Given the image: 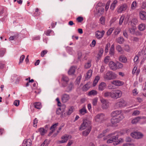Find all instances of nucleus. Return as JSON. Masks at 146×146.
<instances>
[{"mask_svg":"<svg viewBox=\"0 0 146 146\" xmlns=\"http://www.w3.org/2000/svg\"><path fill=\"white\" fill-rule=\"evenodd\" d=\"M118 137V133H115L109 134L107 137H104L103 139L106 140L109 138L107 141V143H109L113 142V145H116L119 143Z\"/></svg>","mask_w":146,"mask_h":146,"instance_id":"obj_1","label":"nucleus"},{"mask_svg":"<svg viewBox=\"0 0 146 146\" xmlns=\"http://www.w3.org/2000/svg\"><path fill=\"white\" fill-rule=\"evenodd\" d=\"M103 96L105 98L111 97L112 98L117 99L119 97V90H115L112 92L106 91L103 92Z\"/></svg>","mask_w":146,"mask_h":146,"instance_id":"obj_2","label":"nucleus"},{"mask_svg":"<svg viewBox=\"0 0 146 146\" xmlns=\"http://www.w3.org/2000/svg\"><path fill=\"white\" fill-rule=\"evenodd\" d=\"M86 128L92 129L91 122L88 119H87L83 120V122L79 128V129L80 130H82Z\"/></svg>","mask_w":146,"mask_h":146,"instance_id":"obj_3","label":"nucleus"},{"mask_svg":"<svg viewBox=\"0 0 146 146\" xmlns=\"http://www.w3.org/2000/svg\"><path fill=\"white\" fill-rule=\"evenodd\" d=\"M117 77V75L113 73L111 71H108L104 75V78L105 79L111 80L115 79Z\"/></svg>","mask_w":146,"mask_h":146,"instance_id":"obj_4","label":"nucleus"},{"mask_svg":"<svg viewBox=\"0 0 146 146\" xmlns=\"http://www.w3.org/2000/svg\"><path fill=\"white\" fill-rule=\"evenodd\" d=\"M104 115L102 113H100L97 114L95 116V119L97 122H101L104 120Z\"/></svg>","mask_w":146,"mask_h":146,"instance_id":"obj_5","label":"nucleus"},{"mask_svg":"<svg viewBox=\"0 0 146 146\" xmlns=\"http://www.w3.org/2000/svg\"><path fill=\"white\" fill-rule=\"evenodd\" d=\"M131 136L133 138L139 139L142 137L143 135L142 133L139 132H134L131 133Z\"/></svg>","mask_w":146,"mask_h":146,"instance_id":"obj_6","label":"nucleus"},{"mask_svg":"<svg viewBox=\"0 0 146 146\" xmlns=\"http://www.w3.org/2000/svg\"><path fill=\"white\" fill-rule=\"evenodd\" d=\"M101 102L102 103V108L103 109H107L108 107L109 104L108 102L106 100L103 98H102L100 100Z\"/></svg>","mask_w":146,"mask_h":146,"instance_id":"obj_7","label":"nucleus"},{"mask_svg":"<svg viewBox=\"0 0 146 146\" xmlns=\"http://www.w3.org/2000/svg\"><path fill=\"white\" fill-rule=\"evenodd\" d=\"M111 84L113 85L112 86L109 85L108 86V88L110 89H113L115 88L116 87L119 86V80H113L111 82Z\"/></svg>","mask_w":146,"mask_h":146,"instance_id":"obj_8","label":"nucleus"},{"mask_svg":"<svg viewBox=\"0 0 146 146\" xmlns=\"http://www.w3.org/2000/svg\"><path fill=\"white\" fill-rule=\"evenodd\" d=\"M105 33V31H98L96 32V36L98 39H100L103 37Z\"/></svg>","mask_w":146,"mask_h":146,"instance_id":"obj_9","label":"nucleus"},{"mask_svg":"<svg viewBox=\"0 0 146 146\" xmlns=\"http://www.w3.org/2000/svg\"><path fill=\"white\" fill-rule=\"evenodd\" d=\"M109 66L111 69L113 70H116L117 68L116 64L112 61H110L109 62Z\"/></svg>","mask_w":146,"mask_h":146,"instance_id":"obj_10","label":"nucleus"},{"mask_svg":"<svg viewBox=\"0 0 146 146\" xmlns=\"http://www.w3.org/2000/svg\"><path fill=\"white\" fill-rule=\"evenodd\" d=\"M70 99L69 95L67 94H63L62 96V100L63 102L66 103Z\"/></svg>","mask_w":146,"mask_h":146,"instance_id":"obj_11","label":"nucleus"},{"mask_svg":"<svg viewBox=\"0 0 146 146\" xmlns=\"http://www.w3.org/2000/svg\"><path fill=\"white\" fill-rule=\"evenodd\" d=\"M32 144L31 141L30 139H25L23 141V146H31Z\"/></svg>","mask_w":146,"mask_h":146,"instance_id":"obj_12","label":"nucleus"},{"mask_svg":"<svg viewBox=\"0 0 146 146\" xmlns=\"http://www.w3.org/2000/svg\"><path fill=\"white\" fill-rule=\"evenodd\" d=\"M111 122L114 126H117L119 123V118H112L111 119Z\"/></svg>","mask_w":146,"mask_h":146,"instance_id":"obj_13","label":"nucleus"},{"mask_svg":"<svg viewBox=\"0 0 146 146\" xmlns=\"http://www.w3.org/2000/svg\"><path fill=\"white\" fill-rule=\"evenodd\" d=\"M91 86V83L88 82L85 84L82 88V90L83 91H86L90 88Z\"/></svg>","mask_w":146,"mask_h":146,"instance_id":"obj_14","label":"nucleus"},{"mask_svg":"<svg viewBox=\"0 0 146 146\" xmlns=\"http://www.w3.org/2000/svg\"><path fill=\"white\" fill-rule=\"evenodd\" d=\"M70 136L68 135L65 134L62 137V140L60 141V143H66L69 139Z\"/></svg>","mask_w":146,"mask_h":146,"instance_id":"obj_15","label":"nucleus"},{"mask_svg":"<svg viewBox=\"0 0 146 146\" xmlns=\"http://www.w3.org/2000/svg\"><path fill=\"white\" fill-rule=\"evenodd\" d=\"M140 18L142 20L146 19V12L144 11H141L139 12Z\"/></svg>","mask_w":146,"mask_h":146,"instance_id":"obj_16","label":"nucleus"},{"mask_svg":"<svg viewBox=\"0 0 146 146\" xmlns=\"http://www.w3.org/2000/svg\"><path fill=\"white\" fill-rule=\"evenodd\" d=\"M106 84L104 82H101L99 85L98 87V89L99 90L102 91L106 87Z\"/></svg>","mask_w":146,"mask_h":146,"instance_id":"obj_17","label":"nucleus"},{"mask_svg":"<svg viewBox=\"0 0 146 146\" xmlns=\"http://www.w3.org/2000/svg\"><path fill=\"white\" fill-rule=\"evenodd\" d=\"M111 116L112 118H119V110H116L113 111L111 113Z\"/></svg>","mask_w":146,"mask_h":146,"instance_id":"obj_18","label":"nucleus"},{"mask_svg":"<svg viewBox=\"0 0 146 146\" xmlns=\"http://www.w3.org/2000/svg\"><path fill=\"white\" fill-rule=\"evenodd\" d=\"M119 61L123 63H125L127 61V59L124 55H122L119 56Z\"/></svg>","mask_w":146,"mask_h":146,"instance_id":"obj_19","label":"nucleus"},{"mask_svg":"<svg viewBox=\"0 0 146 146\" xmlns=\"http://www.w3.org/2000/svg\"><path fill=\"white\" fill-rule=\"evenodd\" d=\"M127 5L125 4H123L119 8V13L122 12V11H125L127 8Z\"/></svg>","mask_w":146,"mask_h":146,"instance_id":"obj_20","label":"nucleus"},{"mask_svg":"<svg viewBox=\"0 0 146 146\" xmlns=\"http://www.w3.org/2000/svg\"><path fill=\"white\" fill-rule=\"evenodd\" d=\"M76 68L73 66L71 67L68 71V74L70 75L73 74L75 72Z\"/></svg>","mask_w":146,"mask_h":146,"instance_id":"obj_21","label":"nucleus"},{"mask_svg":"<svg viewBox=\"0 0 146 146\" xmlns=\"http://www.w3.org/2000/svg\"><path fill=\"white\" fill-rule=\"evenodd\" d=\"M138 23V21L136 18H134L131 21V25L133 27H135L136 25Z\"/></svg>","mask_w":146,"mask_h":146,"instance_id":"obj_22","label":"nucleus"},{"mask_svg":"<svg viewBox=\"0 0 146 146\" xmlns=\"http://www.w3.org/2000/svg\"><path fill=\"white\" fill-rule=\"evenodd\" d=\"M126 103L123 99L119 100V107H123L126 106Z\"/></svg>","mask_w":146,"mask_h":146,"instance_id":"obj_23","label":"nucleus"},{"mask_svg":"<svg viewBox=\"0 0 146 146\" xmlns=\"http://www.w3.org/2000/svg\"><path fill=\"white\" fill-rule=\"evenodd\" d=\"M110 54L111 56L113 55L114 53V45L113 44L111 46V48L110 49Z\"/></svg>","mask_w":146,"mask_h":146,"instance_id":"obj_24","label":"nucleus"},{"mask_svg":"<svg viewBox=\"0 0 146 146\" xmlns=\"http://www.w3.org/2000/svg\"><path fill=\"white\" fill-rule=\"evenodd\" d=\"M34 105L35 107L38 109H40L42 107L41 104L39 102L35 103L34 104Z\"/></svg>","mask_w":146,"mask_h":146,"instance_id":"obj_25","label":"nucleus"},{"mask_svg":"<svg viewBox=\"0 0 146 146\" xmlns=\"http://www.w3.org/2000/svg\"><path fill=\"white\" fill-rule=\"evenodd\" d=\"M91 129L90 128L87 129L85 130L84 131L82 132L83 135L85 136H86L88 135L90 133L91 131Z\"/></svg>","mask_w":146,"mask_h":146,"instance_id":"obj_26","label":"nucleus"},{"mask_svg":"<svg viewBox=\"0 0 146 146\" xmlns=\"http://www.w3.org/2000/svg\"><path fill=\"white\" fill-rule=\"evenodd\" d=\"M73 88V85L72 83H70L67 86L66 91L69 92L71 91Z\"/></svg>","mask_w":146,"mask_h":146,"instance_id":"obj_27","label":"nucleus"},{"mask_svg":"<svg viewBox=\"0 0 146 146\" xmlns=\"http://www.w3.org/2000/svg\"><path fill=\"white\" fill-rule=\"evenodd\" d=\"M100 79V77L99 76H96L93 84V86H95L96 85L98 81Z\"/></svg>","mask_w":146,"mask_h":146,"instance_id":"obj_28","label":"nucleus"},{"mask_svg":"<svg viewBox=\"0 0 146 146\" xmlns=\"http://www.w3.org/2000/svg\"><path fill=\"white\" fill-rule=\"evenodd\" d=\"M92 71L91 70H89L86 73V79L89 78L91 76L92 74Z\"/></svg>","mask_w":146,"mask_h":146,"instance_id":"obj_29","label":"nucleus"},{"mask_svg":"<svg viewBox=\"0 0 146 146\" xmlns=\"http://www.w3.org/2000/svg\"><path fill=\"white\" fill-rule=\"evenodd\" d=\"M40 133V134L42 135H44L45 133L46 132V131L43 128L41 127L38 129Z\"/></svg>","mask_w":146,"mask_h":146,"instance_id":"obj_30","label":"nucleus"},{"mask_svg":"<svg viewBox=\"0 0 146 146\" xmlns=\"http://www.w3.org/2000/svg\"><path fill=\"white\" fill-rule=\"evenodd\" d=\"M58 123H56L54 124L50 128V129L52 130V131L50 133H52L54 131L55 128L58 125Z\"/></svg>","mask_w":146,"mask_h":146,"instance_id":"obj_31","label":"nucleus"},{"mask_svg":"<svg viewBox=\"0 0 146 146\" xmlns=\"http://www.w3.org/2000/svg\"><path fill=\"white\" fill-rule=\"evenodd\" d=\"M97 94V91L95 90H92L89 92L88 94V95L89 96L93 95L96 96Z\"/></svg>","mask_w":146,"mask_h":146,"instance_id":"obj_32","label":"nucleus"},{"mask_svg":"<svg viewBox=\"0 0 146 146\" xmlns=\"http://www.w3.org/2000/svg\"><path fill=\"white\" fill-rule=\"evenodd\" d=\"M91 60H89L88 61L87 63H86L84 65V67L86 69H88L90 68L91 66Z\"/></svg>","mask_w":146,"mask_h":146,"instance_id":"obj_33","label":"nucleus"},{"mask_svg":"<svg viewBox=\"0 0 146 146\" xmlns=\"http://www.w3.org/2000/svg\"><path fill=\"white\" fill-rule=\"evenodd\" d=\"M138 29L140 31H143L145 29V25L143 23H141L138 26Z\"/></svg>","mask_w":146,"mask_h":146,"instance_id":"obj_34","label":"nucleus"},{"mask_svg":"<svg viewBox=\"0 0 146 146\" xmlns=\"http://www.w3.org/2000/svg\"><path fill=\"white\" fill-rule=\"evenodd\" d=\"M140 117H137L134 119H133L131 121V122L133 124H135L137 123L140 120Z\"/></svg>","mask_w":146,"mask_h":146,"instance_id":"obj_35","label":"nucleus"},{"mask_svg":"<svg viewBox=\"0 0 146 146\" xmlns=\"http://www.w3.org/2000/svg\"><path fill=\"white\" fill-rule=\"evenodd\" d=\"M80 114L84 115L86 113L87 111L85 107H83L82 109L80 110L79 111Z\"/></svg>","mask_w":146,"mask_h":146,"instance_id":"obj_36","label":"nucleus"},{"mask_svg":"<svg viewBox=\"0 0 146 146\" xmlns=\"http://www.w3.org/2000/svg\"><path fill=\"white\" fill-rule=\"evenodd\" d=\"M117 1H116V0H114L113 2V3L111 4V6H110V8L111 9V10H113L114 8L115 7V5L116 4H117Z\"/></svg>","mask_w":146,"mask_h":146,"instance_id":"obj_37","label":"nucleus"},{"mask_svg":"<svg viewBox=\"0 0 146 146\" xmlns=\"http://www.w3.org/2000/svg\"><path fill=\"white\" fill-rule=\"evenodd\" d=\"M65 108V106H62L61 108H59L56 111V113L57 114H60V113L62 111H61L62 109H64Z\"/></svg>","mask_w":146,"mask_h":146,"instance_id":"obj_38","label":"nucleus"},{"mask_svg":"<svg viewBox=\"0 0 146 146\" xmlns=\"http://www.w3.org/2000/svg\"><path fill=\"white\" fill-rule=\"evenodd\" d=\"M98 98H97L93 99L92 100V104L93 106H96L97 104Z\"/></svg>","mask_w":146,"mask_h":146,"instance_id":"obj_39","label":"nucleus"},{"mask_svg":"<svg viewBox=\"0 0 146 146\" xmlns=\"http://www.w3.org/2000/svg\"><path fill=\"white\" fill-rule=\"evenodd\" d=\"M74 108L73 107H71L69 108L68 109V111H67L66 114L67 115H70L73 111Z\"/></svg>","mask_w":146,"mask_h":146,"instance_id":"obj_40","label":"nucleus"},{"mask_svg":"<svg viewBox=\"0 0 146 146\" xmlns=\"http://www.w3.org/2000/svg\"><path fill=\"white\" fill-rule=\"evenodd\" d=\"M62 81L66 82H67L69 81L68 78L66 76L64 75H62Z\"/></svg>","mask_w":146,"mask_h":146,"instance_id":"obj_41","label":"nucleus"},{"mask_svg":"<svg viewBox=\"0 0 146 146\" xmlns=\"http://www.w3.org/2000/svg\"><path fill=\"white\" fill-rule=\"evenodd\" d=\"M110 45V43H108L106 45L105 49V52L106 53H107L108 52V48H109Z\"/></svg>","mask_w":146,"mask_h":146,"instance_id":"obj_42","label":"nucleus"},{"mask_svg":"<svg viewBox=\"0 0 146 146\" xmlns=\"http://www.w3.org/2000/svg\"><path fill=\"white\" fill-rule=\"evenodd\" d=\"M129 33L133 35L135 33V29L134 27L129 28Z\"/></svg>","mask_w":146,"mask_h":146,"instance_id":"obj_43","label":"nucleus"},{"mask_svg":"<svg viewBox=\"0 0 146 146\" xmlns=\"http://www.w3.org/2000/svg\"><path fill=\"white\" fill-rule=\"evenodd\" d=\"M100 21L102 24H104L105 21V18L103 16H102L100 19Z\"/></svg>","mask_w":146,"mask_h":146,"instance_id":"obj_44","label":"nucleus"},{"mask_svg":"<svg viewBox=\"0 0 146 146\" xmlns=\"http://www.w3.org/2000/svg\"><path fill=\"white\" fill-rule=\"evenodd\" d=\"M139 38L136 37H133L132 40L134 42H137L139 41Z\"/></svg>","mask_w":146,"mask_h":146,"instance_id":"obj_45","label":"nucleus"},{"mask_svg":"<svg viewBox=\"0 0 146 146\" xmlns=\"http://www.w3.org/2000/svg\"><path fill=\"white\" fill-rule=\"evenodd\" d=\"M125 16L123 15L120 18L119 20V25H121L122 23L123 22V21L124 20Z\"/></svg>","mask_w":146,"mask_h":146,"instance_id":"obj_46","label":"nucleus"},{"mask_svg":"<svg viewBox=\"0 0 146 146\" xmlns=\"http://www.w3.org/2000/svg\"><path fill=\"white\" fill-rule=\"evenodd\" d=\"M137 5V3L135 1H134L131 5V8L132 9H134L136 8Z\"/></svg>","mask_w":146,"mask_h":146,"instance_id":"obj_47","label":"nucleus"},{"mask_svg":"<svg viewBox=\"0 0 146 146\" xmlns=\"http://www.w3.org/2000/svg\"><path fill=\"white\" fill-rule=\"evenodd\" d=\"M25 58V56L24 55H23L21 56L19 63V64H20L23 62Z\"/></svg>","mask_w":146,"mask_h":146,"instance_id":"obj_48","label":"nucleus"},{"mask_svg":"<svg viewBox=\"0 0 146 146\" xmlns=\"http://www.w3.org/2000/svg\"><path fill=\"white\" fill-rule=\"evenodd\" d=\"M113 29V28H111L107 32L106 34L108 36L110 35Z\"/></svg>","mask_w":146,"mask_h":146,"instance_id":"obj_49","label":"nucleus"},{"mask_svg":"<svg viewBox=\"0 0 146 146\" xmlns=\"http://www.w3.org/2000/svg\"><path fill=\"white\" fill-rule=\"evenodd\" d=\"M5 51L6 50L4 49L0 50V56H3L5 54Z\"/></svg>","mask_w":146,"mask_h":146,"instance_id":"obj_50","label":"nucleus"},{"mask_svg":"<svg viewBox=\"0 0 146 146\" xmlns=\"http://www.w3.org/2000/svg\"><path fill=\"white\" fill-rule=\"evenodd\" d=\"M110 57L108 56H106L104 60V62L106 64L108 63L109 61Z\"/></svg>","mask_w":146,"mask_h":146,"instance_id":"obj_51","label":"nucleus"},{"mask_svg":"<svg viewBox=\"0 0 146 146\" xmlns=\"http://www.w3.org/2000/svg\"><path fill=\"white\" fill-rule=\"evenodd\" d=\"M125 40L122 37H119V44H121L124 43Z\"/></svg>","mask_w":146,"mask_h":146,"instance_id":"obj_52","label":"nucleus"},{"mask_svg":"<svg viewBox=\"0 0 146 146\" xmlns=\"http://www.w3.org/2000/svg\"><path fill=\"white\" fill-rule=\"evenodd\" d=\"M104 52V50L102 48H100V49L99 52L98 54V55L102 56Z\"/></svg>","mask_w":146,"mask_h":146,"instance_id":"obj_53","label":"nucleus"},{"mask_svg":"<svg viewBox=\"0 0 146 146\" xmlns=\"http://www.w3.org/2000/svg\"><path fill=\"white\" fill-rule=\"evenodd\" d=\"M39 9L37 8L36 9L35 12L34 13L35 16H38L40 15V13L38 12Z\"/></svg>","mask_w":146,"mask_h":146,"instance_id":"obj_54","label":"nucleus"},{"mask_svg":"<svg viewBox=\"0 0 146 146\" xmlns=\"http://www.w3.org/2000/svg\"><path fill=\"white\" fill-rule=\"evenodd\" d=\"M76 20L78 22H81L83 20V18L80 17H78L77 18Z\"/></svg>","mask_w":146,"mask_h":146,"instance_id":"obj_55","label":"nucleus"},{"mask_svg":"<svg viewBox=\"0 0 146 146\" xmlns=\"http://www.w3.org/2000/svg\"><path fill=\"white\" fill-rule=\"evenodd\" d=\"M47 50H44L42 51L41 53V56L42 57H43L44 55L47 53Z\"/></svg>","mask_w":146,"mask_h":146,"instance_id":"obj_56","label":"nucleus"},{"mask_svg":"<svg viewBox=\"0 0 146 146\" xmlns=\"http://www.w3.org/2000/svg\"><path fill=\"white\" fill-rule=\"evenodd\" d=\"M19 100H16L14 102V104L17 106H18L19 105Z\"/></svg>","mask_w":146,"mask_h":146,"instance_id":"obj_57","label":"nucleus"},{"mask_svg":"<svg viewBox=\"0 0 146 146\" xmlns=\"http://www.w3.org/2000/svg\"><path fill=\"white\" fill-rule=\"evenodd\" d=\"M140 113V111L138 110L134 111L133 113V115H138Z\"/></svg>","mask_w":146,"mask_h":146,"instance_id":"obj_58","label":"nucleus"},{"mask_svg":"<svg viewBox=\"0 0 146 146\" xmlns=\"http://www.w3.org/2000/svg\"><path fill=\"white\" fill-rule=\"evenodd\" d=\"M38 120L36 118H35L33 122V126L34 127L36 126L37 125L36 124L37 123Z\"/></svg>","mask_w":146,"mask_h":146,"instance_id":"obj_59","label":"nucleus"},{"mask_svg":"<svg viewBox=\"0 0 146 146\" xmlns=\"http://www.w3.org/2000/svg\"><path fill=\"white\" fill-rule=\"evenodd\" d=\"M124 117L123 115L120 113V114H119V121L121 120L124 119Z\"/></svg>","mask_w":146,"mask_h":146,"instance_id":"obj_60","label":"nucleus"},{"mask_svg":"<svg viewBox=\"0 0 146 146\" xmlns=\"http://www.w3.org/2000/svg\"><path fill=\"white\" fill-rule=\"evenodd\" d=\"M52 31L51 30H48L47 31L46 33L45 34L47 36H50V33Z\"/></svg>","mask_w":146,"mask_h":146,"instance_id":"obj_61","label":"nucleus"},{"mask_svg":"<svg viewBox=\"0 0 146 146\" xmlns=\"http://www.w3.org/2000/svg\"><path fill=\"white\" fill-rule=\"evenodd\" d=\"M73 141L72 140H70L69 141L66 146H70L73 143Z\"/></svg>","mask_w":146,"mask_h":146,"instance_id":"obj_62","label":"nucleus"},{"mask_svg":"<svg viewBox=\"0 0 146 146\" xmlns=\"http://www.w3.org/2000/svg\"><path fill=\"white\" fill-rule=\"evenodd\" d=\"M96 43V41L95 40H92V42L91 44H90V45L91 46L94 47Z\"/></svg>","mask_w":146,"mask_h":146,"instance_id":"obj_63","label":"nucleus"},{"mask_svg":"<svg viewBox=\"0 0 146 146\" xmlns=\"http://www.w3.org/2000/svg\"><path fill=\"white\" fill-rule=\"evenodd\" d=\"M142 7L143 9H144L146 7V2H144L142 3Z\"/></svg>","mask_w":146,"mask_h":146,"instance_id":"obj_64","label":"nucleus"}]
</instances>
